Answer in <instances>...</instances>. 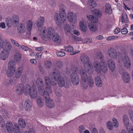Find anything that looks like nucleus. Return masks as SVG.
Instances as JSON below:
<instances>
[{
  "instance_id": "obj_62",
  "label": "nucleus",
  "mask_w": 133,
  "mask_h": 133,
  "mask_svg": "<svg viewBox=\"0 0 133 133\" xmlns=\"http://www.w3.org/2000/svg\"><path fill=\"white\" fill-rule=\"evenodd\" d=\"M63 62L60 61L57 62L56 63L57 66L59 68L62 67L63 66Z\"/></svg>"
},
{
  "instance_id": "obj_60",
  "label": "nucleus",
  "mask_w": 133,
  "mask_h": 133,
  "mask_svg": "<svg viewBox=\"0 0 133 133\" xmlns=\"http://www.w3.org/2000/svg\"><path fill=\"white\" fill-rule=\"evenodd\" d=\"M10 40L13 44L15 46L19 47V44L16 41L12 38L10 39Z\"/></svg>"
},
{
  "instance_id": "obj_33",
  "label": "nucleus",
  "mask_w": 133,
  "mask_h": 133,
  "mask_svg": "<svg viewBox=\"0 0 133 133\" xmlns=\"http://www.w3.org/2000/svg\"><path fill=\"white\" fill-rule=\"evenodd\" d=\"M18 31L19 33H22L25 31V25L22 24H21L18 27Z\"/></svg>"
},
{
  "instance_id": "obj_58",
  "label": "nucleus",
  "mask_w": 133,
  "mask_h": 133,
  "mask_svg": "<svg viewBox=\"0 0 133 133\" xmlns=\"http://www.w3.org/2000/svg\"><path fill=\"white\" fill-rule=\"evenodd\" d=\"M113 122L112 124H113L114 126L116 127H118V124L117 123H118V122L117 119L114 118L113 119Z\"/></svg>"
},
{
  "instance_id": "obj_8",
  "label": "nucleus",
  "mask_w": 133,
  "mask_h": 133,
  "mask_svg": "<svg viewBox=\"0 0 133 133\" xmlns=\"http://www.w3.org/2000/svg\"><path fill=\"white\" fill-rule=\"evenodd\" d=\"M70 78L72 83L75 85H77L79 83V78L77 74L75 72L71 74Z\"/></svg>"
},
{
  "instance_id": "obj_40",
  "label": "nucleus",
  "mask_w": 133,
  "mask_h": 133,
  "mask_svg": "<svg viewBox=\"0 0 133 133\" xmlns=\"http://www.w3.org/2000/svg\"><path fill=\"white\" fill-rule=\"evenodd\" d=\"M92 11L93 12L95 15L98 17H100L102 15V12L101 11L97 9H94V11Z\"/></svg>"
},
{
  "instance_id": "obj_45",
  "label": "nucleus",
  "mask_w": 133,
  "mask_h": 133,
  "mask_svg": "<svg viewBox=\"0 0 133 133\" xmlns=\"http://www.w3.org/2000/svg\"><path fill=\"white\" fill-rule=\"evenodd\" d=\"M32 27V22L31 21H28L27 23L26 29L28 31L31 30Z\"/></svg>"
},
{
  "instance_id": "obj_10",
  "label": "nucleus",
  "mask_w": 133,
  "mask_h": 133,
  "mask_svg": "<svg viewBox=\"0 0 133 133\" xmlns=\"http://www.w3.org/2000/svg\"><path fill=\"white\" fill-rule=\"evenodd\" d=\"M84 69L85 72L87 71L89 74H91L93 72L94 69L92 64L90 63L88 64H85L84 65Z\"/></svg>"
},
{
  "instance_id": "obj_54",
  "label": "nucleus",
  "mask_w": 133,
  "mask_h": 133,
  "mask_svg": "<svg viewBox=\"0 0 133 133\" xmlns=\"http://www.w3.org/2000/svg\"><path fill=\"white\" fill-rule=\"evenodd\" d=\"M83 81V82H82L81 83L82 87L84 89H86L88 87V84L86 82H85Z\"/></svg>"
},
{
  "instance_id": "obj_53",
  "label": "nucleus",
  "mask_w": 133,
  "mask_h": 133,
  "mask_svg": "<svg viewBox=\"0 0 133 133\" xmlns=\"http://www.w3.org/2000/svg\"><path fill=\"white\" fill-rule=\"evenodd\" d=\"M97 58L98 59L102 60L101 61L103 60L104 57L103 54L101 52H99L97 53Z\"/></svg>"
},
{
  "instance_id": "obj_16",
  "label": "nucleus",
  "mask_w": 133,
  "mask_h": 133,
  "mask_svg": "<svg viewBox=\"0 0 133 133\" xmlns=\"http://www.w3.org/2000/svg\"><path fill=\"white\" fill-rule=\"evenodd\" d=\"M101 72L106 73L108 70V68L106 62L104 61H101Z\"/></svg>"
},
{
  "instance_id": "obj_30",
  "label": "nucleus",
  "mask_w": 133,
  "mask_h": 133,
  "mask_svg": "<svg viewBox=\"0 0 133 133\" xmlns=\"http://www.w3.org/2000/svg\"><path fill=\"white\" fill-rule=\"evenodd\" d=\"M25 108L28 111H30L31 108V103L30 100L27 99L25 102Z\"/></svg>"
},
{
  "instance_id": "obj_64",
  "label": "nucleus",
  "mask_w": 133,
  "mask_h": 133,
  "mask_svg": "<svg viewBox=\"0 0 133 133\" xmlns=\"http://www.w3.org/2000/svg\"><path fill=\"white\" fill-rule=\"evenodd\" d=\"M95 83L96 84V85L97 87H101L102 86V81L101 79L100 81H99V82H97Z\"/></svg>"
},
{
  "instance_id": "obj_28",
  "label": "nucleus",
  "mask_w": 133,
  "mask_h": 133,
  "mask_svg": "<svg viewBox=\"0 0 133 133\" xmlns=\"http://www.w3.org/2000/svg\"><path fill=\"white\" fill-rule=\"evenodd\" d=\"M64 50L69 52H70V54L71 55H74L77 53L75 52H74L73 51V47L70 46L69 45L66 46L64 47ZM77 53H78V52Z\"/></svg>"
},
{
  "instance_id": "obj_24",
  "label": "nucleus",
  "mask_w": 133,
  "mask_h": 133,
  "mask_svg": "<svg viewBox=\"0 0 133 133\" xmlns=\"http://www.w3.org/2000/svg\"><path fill=\"white\" fill-rule=\"evenodd\" d=\"M88 6L91 11H93L94 8L97 5L96 2L93 1H89L87 3Z\"/></svg>"
},
{
  "instance_id": "obj_22",
  "label": "nucleus",
  "mask_w": 133,
  "mask_h": 133,
  "mask_svg": "<svg viewBox=\"0 0 133 133\" xmlns=\"http://www.w3.org/2000/svg\"><path fill=\"white\" fill-rule=\"evenodd\" d=\"M123 80L125 83H129L130 79V76L129 74L127 72H124L122 75Z\"/></svg>"
},
{
  "instance_id": "obj_52",
  "label": "nucleus",
  "mask_w": 133,
  "mask_h": 133,
  "mask_svg": "<svg viewBox=\"0 0 133 133\" xmlns=\"http://www.w3.org/2000/svg\"><path fill=\"white\" fill-rule=\"evenodd\" d=\"M46 30V28L44 27H43L42 28L40 32V35H43L44 36L45 35V33Z\"/></svg>"
},
{
  "instance_id": "obj_27",
  "label": "nucleus",
  "mask_w": 133,
  "mask_h": 133,
  "mask_svg": "<svg viewBox=\"0 0 133 133\" xmlns=\"http://www.w3.org/2000/svg\"><path fill=\"white\" fill-rule=\"evenodd\" d=\"M23 70V68L22 67H18L15 73L14 78L16 79H18L19 78Z\"/></svg>"
},
{
  "instance_id": "obj_19",
  "label": "nucleus",
  "mask_w": 133,
  "mask_h": 133,
  "mask_svg": "<svg viewBox=\"0 0 133 133\" xmlns=\"http://www.w3.org/2000/svg\"><path fill=\"white\" fill-rule=\"evenodd\" d=\"M12 20L13 21V25L14 27H16L19 23V18L18 16L16 15H12Z\"/></svg>"
},
{
  "instance_id": "obj_61",
  "label": "nucleus",
  "mask_w": 133,
  "mask_h": 133,
  "mask_svg": "<svg viewBox=\"0 0 133 133\" xmlns=\"http://www.w3.org/2000/svg\"><path fill=\"white\" fill-rule=\"evenodd\" d=\"M36 83L37 85L43 83V82L41 78H37L36 80Z\"/></svg>"
},
{
  "instance_id": "obj_37",
  "label": "nucleus",
  "mask_w": 133,
  "mask_h": 133,
  "mask_svg": "<svg viewBox=\"0 0 133 133\" xmlns=\"http://www.w3.org/2000/svg\"><path fill=\"white\" fill-rule=\"evenodd\" d=\"M18 124L22 128H24L25 125L26 123L25 120L22 119L20 118L18 120Z\"/></svg>"
},
{
  "instance_id": "obj_38",
  "label": "nucleus",
  "mask_w": 133,
  "mask_h": 133,
  "mask_svg": "<svg viewBox=\"0 0 133 133\" xmlns=\"http://www.w3.org/2000/svg\"><path fill=\"white\" fill-rule=\"evenodd\" d=\"M32 89L30 86L29 84H26L24 87V90L25 94V95L28 94Z\"/></svg>"
},
{
  "instance_id": "obj_42",
  "label": "nucleus",
  "mask_w": 133,
  "mask_h": 133,
  "mask_svg": "<svg viewBox=\"0 0 133 133\" xmlns=\"http://www.w3.org/2000/svg\"><path fill=\"white\" fill-rule=\"evenodd\" d=\"M37 103L38 106L39 107H41L43 106L44 102L41 98H39L37 99Z\"/></svg>"
},
{
  "instance_id": "obj_63",
  "label": "nucleus",
  "mask_w": 133,
  "mask_h": 133,
  "mask_svg": "<svg viewBox=\"0 0 133 133\" xmlns=\"http://www.w3.org/2000/svg\"><path fill=\"white\" fill-rule=\"evenodd\" d=\"M121 32L123 34H127L128 32V30L126 28H123L121 29Z\"/></svg>"
},
{
  "instance_id": "obj_26",
  "label": "nucleus",
  "mask_w": 133,
  "mask_h": 133,
  "mask_svg": "<svg viewBox=\"0 0 133 133\" xmlns=\"http://www.w3.org/2000/svg\"><path fill=\"white\" fill-rule=\"evenodd\" d=\"M21 59L22 55L19 52H17L14 55L13 59L17 63H19L21 61Z\"/></svg>"
},
{
  "instance_id": "obj_46",
  "label": "nucleus",
  "mask_w": 133,
  "mask_h": 133,
  "mask_svg": "<svg viewBox=\"0 0 133 133\" xmlns=\"http://www.w3.org/2000/svg\"><path fill=\"white\" fill-rule=\"evenodd\" d=\"M12 20L11 18L10 17L6 19V24L8 26H10L13 24V21Z\"/></svg>"
},
{
  "instance_id": "obj_3",
  "label": "nucleus",
  "mask_w": 133,
  "mask_h": 133,
  "mask_svg": "<svg viewBox=\"0 0 133 133\" xmlns=\"http://www.w3.org/2000/svg\"><path fill=\"white\" fill-rule=\"evenodd\" d=\"M54 16L56 23L59 26L61 25L62 23L65 22L66 19V13L63 9L60 10L59 14H55Z\"/></svg>"
},
{
  "instance_id": "obj_20",
  "label": "nucleus",
  "mask_w": 133,
  "mask_h": 133,
  "mask_svg": "<svg viewBox=\"0 0 133 133\" xmlns=\"http://www.w3.org/2000/svg\"><path fill=\"white\" fill-rule=\"evenodd\" d=\"M93 66L96 72L98 73L101 72V62L99 63L97 61H95L93 63Z\"/></svg>"
},
{
  "instance_id": "obj_59",
  "label": "nucleus",
  "mask_w": 133,
  "mask_h": 133,
  "mask_svg": "<svg viewBox=\"0 0 133 133\" xmlns=\"http://www.w3.org/2000/svg\"><path fill=\"white\" fill-rule=\"evenodd\" d=\"M49 3L50 5L52 7H54L56 5L55 2L54 0H50L49 1Z\"/></svg>"
},
{
  "instance_id": "obj_32",
  "label": "nucleus",
  "mask_w": 133,
  "mask_h": 133,
  "mask_svg": "<svg viewBox=\"0 0 133 133\" xmlns=\"http://www.w3.org/2000/svg\"><path fill=\"white\" fill-rule=\"evenodd\" d=\"M88 27L91 31H96L98 29L97 25L92 23H89L88 25Z\"/></svg>"
},
{
  "instance_id": "obj_18",
  "label": "nucleus",
  "mask_w": 133,
  "mask_h": 133,
  "mask_svg": "<svg viewBox=\"0 0 133 133\" xmlns=\"http://www.w3.org/2000/svg\"><path fill=\"white\" fill-rule=\"evenodd\" d=\"M45 19L43 17L40 16L38 18L36 22V24L38 28H41L44 24Z\"/></svg>"
},
{
  "instance_id": "obj_5",
  "label": "nucleus",
  "mask_w": 133,
  "mask_h": 133,
  "mask_svg": "<svg viewBox=\"0 0 133 133\" xmlns=\"http://www.w3.org/2000/svg\"><path fill=\"white\" fill-rule=\"evenodd\" d=\"M6 128L8 131L9 133H18L20 129L19 127L17 124H14L13 126L11 123L8 121L6 125Z\"/></svg>"
},
{
  "instance_id": "obj_39",
  "label": "nucleus",
  "mask_w": 133,
  "mask_h": 133,
  "mask_svg": "<svg viewBox=\"0 0 133 133\" xmlns=\"http://www.w3.org/2000/svg\"><path fill=\"white\" fill-rule=\"evenodd\" d=\"M121 22L123 23V22H127L128 23L129 22V20L128 19L127 15L126 13H124L122 14V17Z\"/></svg>"
},
{
  "instance_id": "obj_7",
  "label": "nucleus",
  "mask_w": 133,
  "mask_h": 133,
  "mask_svg": "<svg viewBox=\"0 0 133 133\" xmlns=\"http://www.w3.org/2000/svg\"><path fill=\"white\" fill-rule=\"evenodd\" d=\"M123 120L127 129L128 131V133H133V126L131 125H129V120L127 115L123 116Z\"/></svg>"
},
{
  "instance_id": "obj_1",
  "label": "nucleus",
  "mask_w": 133,
  "mask_h": 133,
  "mask_svg": "<svg viewBox=\"0 0 133 133\" xmlns=\"http://www.w3.org/2000/svg\"><path fill=\"white\" fill-rule=\"evenodd\" d=\"M53 76L55 81L57 82L58 85L60 87H64L68 88L70 85V82L68 79H64L61 76L59 71L56 69L53 70Z\"/></svg>"
},
{
  "instance_id": "obj_15",
  "label": "nucleus",
  "mask_w": 133,
  "mask_h": 133,
  "mask_svg": "<svg viewBox=\"0 0 133 133\" xmlns=\"http://www.w3.org/2000/svg\"><path fill=\"white\" fill-rule=\"evenodd\" d=\"M37 87L38 90V93L41 95L43 96L45 92L48 93V91H44V83L37 85Z\"/></svg>"
},
{
  "instance_id": "obj_11",
  "label": "nucleus",
  "mask_w": 133,
  "mask_h": 133,
  "mask_svg": "<svg viewBox=\"0 0 133 133\" xmlns=\"http://www.w3.org/2000/svg\"><path fill=\"white\" fill-rule=\"evenodd\" d=\"M66 72L67 73L69 74L71 71L72 73H76L78 71V69L77 66L74 64H71L70 66V70L68 68H66Z\"/></svg>"
},
{
  "instance_id": "obj_12",
  "label": "nucleus",
  "mask_w": 133,
  "mask_h": 133,
  "mask_svg": "<svg viewBox=\"0 0 133 133\" xmlns=\"http://www.w3.org/2000/svg\"><path fill=\"white\" fill-rule=\"evenodd\" d=\"M123 62L125 68H128L130 67V61L128 57L126 56H124L123 58Z\"/></svg>"
},
{
  "instance_id": "obj_4",
  "label": "nucleus",
  "mask_w": 133,
  "mask_h": 133,
  "mask_svg": "<svg viewBox=\"0 0 133 133\" xmlns=\"http://www.w3.org/2000/svg\"><path fill=\"white\" fill-rule=\"evenodd\" d=\"M79 73L82 81L86 82L87 81L88 84L90 88H91L94 86V80L91 76H88L87 74L85 72V70L83 69L79 71Z\"/></svg>"
},
{
  "instance_id": "obj_48",
  "label": "nucleus",
  "mask_w": 133,
  "mask_h": 133,
  "mask_svg": "<svg viewBox=\"0 0 133 133\" xmlns=\"http://www.w3.org/2000/svg\"><path fill=\"white\" fill-rule=\"evenodd\" d=\"M67 17L69 21L70 22L73 21V15L72 12L68 13Z\"/></svg>"
},
{
  "instance_id": "obj_29",
  "label": "nucleus",
  "mask_w": 133,
  "mask_h": 133,
  "mask_svg": "<svg viewBox=\"0 0 133 133\" xmlns=\"http://www.w3.org/2000/svg\"><path fill=\"white\" fill-rule=\"evenodd\" d=\"M5 41L4 42V45L3 46L4 48H3L5 50H6L8 51L11 50V45L7 40Z\"/></svg>"
},
{
  "instance_id": "obj_23",
  "label": "nucleus",
  "mask_w": 133,
  "mask_h": 133,
  "mask_svg": "<svg viewBox=\"0 0 133 133\" xmlns=\"http://www.w3.org/2000/svg\"><path fill=\"white\" fill-rule=\"evenodd\" d=\"M30 96V97L32 98H35L37 95L36 89L35 87H32L31 91L28 94Z\"/></svg>"
},
{
  "instance_id": "obj_43",
  "label": "nucleus",
  "mask_w": 133,
  "mask_h": 133,
  "mask_svg": "<svg viewBox=\"0 0 133 133\" xmlns=\"http://www.w3.org/2000/svg\"><path fill=\"white\" fill-rule=\"evenodd\" d=\"M16 70L10 69L8 68L6 73L8 77L12 76L15 71Z\"/></svg>"
},
{
  "instance_id": "obj_2",
  "label": "nucleus",
  "mask_w": 133,
  "mask_h": 133,
  "mask_svg": "<svg viewBox=\"0 0 133 133\" xmlns=\"http://www.w3.org/2000/svg\"><path fill=\"white\" fill-rule=\"evenodd\" d=\"M53 71L51 73H50L49 77L46 76L44 77L45 83L46 85L45 90L48 91L49 93H51L52 90L51 89V85L55 86L57 84V82L54 79L53 75Z\"/></svg>"
},
{
  "instance_id": "obj_47",
  "label": "nucleus",
  "mask_w": 133,
  "mask_h": 133,
  "mask_svg": "<svg viewBox=\"0 0 133 133\" xmlns=\"http://www.w3.org/2000/svg\"><path fill=\"white\" fill-rule=\"evenodd\" d=\"M52 66V64L50 61H47L45 63L44 66L47 69H50Z\"/></svg>"
},
{
  "instance_id": "obj_6",
  "label": "nucleus",
  "mask_w": 133,
  "mask_h": 133,
  "mask_svg": "<svg viewBox=\"0 0 133 133\" xmlns=\"http://www.w3.org/2000/svg\"><path fill=\"white\" fill-rule=\"evenodd\" d=\"M50 94L45 92L43 96L46 99L45 103L46 106L48 108L51 109L54 107L55 104L54 101L50 98L49 94Z\"/></svg>"
},
{
  "instance_id": "obj_34",
  "label": "nucleus",
  "mask_w": 133,
  "mask_h": 133,
  "mask_svg": "<svg viewBox=\"0 0 133 133\" xmlns=\"http://www.w3.org/2000/svg\"><path fill=\"white\" fill-rule=\"evenodd\" d=\"M79 25L80 29L82 31L84 32L86 31L87 30V27L84 24L83 21L80 22Z\"/></svg>"
},
{
  "instance_id": "obj_35",
  "label": "nucleus",
  "mask_w": 133,
  "mask_h": 133,
  "mask_svg": "<svg viewBox=\"0 0 133 133\" xmlns=\"http://www.w3.org/2000/svg\"><path fill=\"white\" fill-rule=\"evenodd\" d=\"M105 12L108 14L112 13V10L111 8V5L108 3H107L105 4Z\"/></svg>"
},
{
  "instance_id": "obj_44",
  "label": "nucleus",
  "mask_w": 133,
  "mask_h": 133,
  "mask_svg": "<svg viewBox=\"0 0 133 133\" xmlns=\"http://www.w3.org/2000/svg\"><path fill=\"white\" fill-rule=\"evenodd\" d=\"M54 89L55 94L57 96L60 97L62 96V94L61 93L58 87H55L54 88Z\"/></svg>"
},
{
  "instance_id": "obj_50",
  "label": "nucleus",
  "mask_w": 133,
  "mask_h": 133,
  "mask_svg": "<svg viewBox=\"0 0 133 133\" xmlns=\"http://www.w3.org/2000/svg\"><path fill=\"white\" fill-rule=\"evenodd\" d=\"M13 80L10 79H8L5 80V84L6 85H9L10 84L12 85L13 83Z\"/></svg>"
},
{
  "instance_id": "obj_51",
  "label": "nucleus",
  "mask_w": 133,
  "mask_h": 133,
  "mask_svg": "<svg viewBox=\"0 0 133 133\" xmlns=\"http://www.w3.org/2000/svg\"><path fill=\"white\" fill-rule=\"evenodd\" d=\"M48 33L49 35H53L55 33V31L54 29L51 28H48Z\"/></svg>"
},
{
  "instance_id": "obj_21",
  "label": "nucleus",
  "mask_w": 133,
  "mask_h": 133,
  "mask_svg": "<svg viewBox=\"0 0 133 133\" xmlns=\"http://www.w3.org/2000/svg\"><path fill=\"white\" fill-rule=\"evenodd\" d=\"M9 52L6 50H4L0 54V58L2 60H5L8 57Z\"/></svg>"
},
{
  "instance_id": "obj_55",
  "label": "nucleus",
  "mask_w": 133,
  "mask_h": 133,
  "mask_svg": "<svg viewBox=\"0 0 133 133\" xmlns=\"http://www.w3.org/2000/svg\"><path fill=\"white\" fill-rule=\"evenodd\" d=\"M85 128L84 126L83 125L79 126V130L80 133H84Z\"/></svg>"
},
{
  "instance_id": "obj_36",
  "label": "nucleus",
  "mask_w": 133,
  "mask_h": 133,
  "mask_svg": "<svg viewBox=\"0 0 133 133\" xmlns=\"http://www.w3.org/2000/svg\"><path fill=\"white\" fill-rule=\"evenodd\" d=\"M87 17L89 20H90L92 22L96 23L98 22V19L96 17H95L94 16L92 15H87Z\"/></svg>"
},
{
  "instance_id": "obj_57",
  "label": "nucleus",
  "mask_w": 133,
  "mask_h": 133,
  "mask_svg": "<svg viewBox=\"0 0 133 133\" xmlns=\"http://www.w3.org/2000/svg\"><path fill=\"white\" fill-rule=\"evenodd\" d=\"M5 123L2 117L0 115V125H1V127H3L5 125Z\"/></svg>"
},
{
  "instance_id": "obj_31",
  "label": "nucleus",
  "mask_w": 133,
  "mask_h": 133,
  "mask_svg": "<svg viewBox=\"0 0 133 133\" xmlns=\"http://www.w3.org/2000/svg\"><path fill=\"white\" fill-rule=\"evenodd\" d=\"M16 63L14 61L11 60L10 61L8 64V68L10 69L16 70Z\"/></svg>"
},
{
  "instance_id": "obj_13",
  "label": "nucleus",
  "mask_w": 133,
  "mask_h": 133,
  "mask_svg": "<svg viewBox=\"0 0 133 133\" xmlns=\"http://www.w3.org/2000/svg\"><path fill=\"white\" fill-rule=\"evenodd\" d=\"M108 53L110 57L112 59H115L117 56V53L116 51L113 48L109 49L108 51Z\"/></svg>"
},
{
  "instance_id": "obj_9",
  "label": "nucleus",
  "mask_w": 133,
  "mask_h": 133,
  "mask_svg": "<svg viewBox=\"0 0 133 133\" xmlns=\"http://www.w3.org/2000/svg\"><path fill=\"white\" fill-rule=\"evenodd\" d=\"M80 58L81 62L84 65L85 64H88L89 63H90L89 62L90 59L89 57L85 54H83L80 57Z\"/></svg>"
},
{
  "instance_id": "obj_49",
  "label": "nucleus",
  "mask_w": 133,
  "mask_h": 133,
  "mask_svg": "<svg viewBox=\"0 0 133 133\" xmlns=\"http://www.w3.org/2000/svg\"><path fill=\"white\" fill-rule=\"evenodd\" d=\"M63 49H61L60 51L57 52L56 54L58 56L62 57L64 56L65 55V53L63 52Z\"/></svg>"
},
{
  "instance_id": "obj_14",
  "label": "nucleus",
  "mask_w": 133,
  "mask_h": 133,
  "mask_svg": "<svg viewBox=\"0 0 133 133\" xmlns=\"http://www.w3.org/2000/svg\"><path fill=\"white\" fill-rule=\"evenodd\" d=\"M24 86L23 84H18L16 87L15 91L18 95L21 94L24 91Z\"/></svg>"
},
{
  "instance_id": "obj_41",
  "label": "nucleus",
  "mask_w": 133,
  "mask_h": 133,
  "mask_svg": "<svg viewBox=\"0 0 133 133\" xmlns=\"http://www.w3.org/2000/svg\"><path fill=\"white\" fill-rule=\"evenodd\" d=\"M64 31L66 34H69L71 33V30L69 25L68 24L65 25L64 27Z\"/></svg>"
},
{
  "instance_id": "obj_25",
  "label": "nucleus",
  "mask_w": 133,
  "mask_h": 133,
  "mask_svg": "<svg viewBox=\"0 0 133 133\" xmlns=\"http://www.w3.org/2000/svg\"><path fill=\"white\" fill-rule=\"evenodd\" d=\"M53 41L56 42L58 44H59L61 42V39L60 38L59 35L56 33L54 34L52 37Z\"/></svg>"
},
{
  "instance_id": "obj_56",
  "label": "nucleus",
  "mask_w": 133,
  "mask_h": 133,
  "mask_svg": "<svg viewBox=\"0 0 133 133\" xmlns=\"http://www.w3.org/2000/svg\"><path fill=\"white\" fill-rule=\"evenodd\" d=\"M107 124V127L110 130L113 129V125L110 122H108Z\"/></svg>"
},
{
  "instance_id": "obj_17",
  "label": "nucleus",
  "mask_w": 133,
  "mask_h": 133,
  "mask_svg": "<svg viewBox=\"0 0 133 133\" xmlns=\"http://www.w3.org/2000/svg\"><path fill=\"white\" fill-rule=\"evenodd\" d=\"M109 69L111 71H114L115 69V64L114 61L111 59H109L107 61Z\"/></svg>"
}]
</instances>
